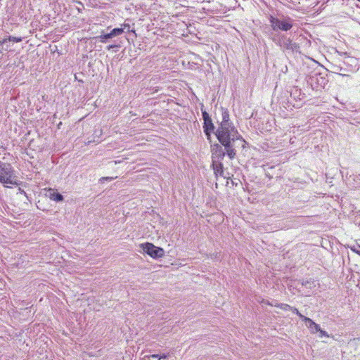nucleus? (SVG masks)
Here are the masks:
<instances>
[{
    "label": "nucleus",
    "instance_id": "9",
    "mask_svg": "<svg viewBox=\"0 0 360 360\" xmlns=\"http://www.w3.org/2000/svg\"><path fill=\"white\" fill-rule=\"evenodd\" d=\"M212 167L213 169L214 174L217 178L218 176H223L225 178L222 162L216 160L212 161Z\"/></svg>",
    "mask_w": 360,
    "mask_h": 360
},
{
    "label": "nucleus",
    "instance_id": "21",
    "mask_svg": "<svg viewBox=\"0 0 360 360\" xmlns=\"http://www.w3.org/2000/svg\"><path fill=\"white\" fill-rule=\"evenodd\" d=\"M116 178H117V177H109V176H107V177H102V178H101V179H99V181H100L101 182H103L104 180L110 181H112V180H113V179H116Z\"/></svg>",
    "mask_w": 360,
    "mask_h": 360
},
{
    "label": "nucleus",
    "instance_id": "2",
    "mask_svg": "<svg viewBox=\"0 0 360 360\" xmlns=\"http://www.w3.org/2000/svg\"><path fill=\"white\" fill-rule=\"evenodd\" d=\"M222 120L220 127L217 129L215 134L217 137L221 136H236L238 134L234 126L230 122L229 112L224 108H221Z\"/></svg>",
    "mask_w": 360,
    "mask_h": 360
},
{
    "label": "nucleus",
    "instance_id": "28",
    "mask_svg": "<svg viewBox=\"0 0 360 360\" xmlns=\"http://www.w3.org/2000/svg\"><path fill=\"white\" fill-rule=\"evenodd\" d=\"M253 117V113L251 115V117H249V119H250V118H251V117Z\"/></svg>",
    "mask_w": 360,
    "mask_h": 360
},
{
    "label": "nucleus",
    "instance_id": "13",
    "mask_svg": "<svg viewBox=\"0 0 360 360\" xmlns=\"http://www.w3.org/2000/svg\"><path fill=\"white\" fill-rule=\"evenodd\" d=\"M311 79V80L315 79L321 86H324L327 82V79L324 77H321V75L315 74V75L312 76Z\"/></svg>",
    "mask_w": 360,
    "mask_h": 360
},
{
    "label": "nucleus",
    "instance_id": "11",
    "mask_svg": "<svg viewBox=\"0 0 360 360\" xmlns=\"http://www.w3.org/2000/svg\"><path fill=\"white\" fill-rule=\"evenodd\" d=\"M203 129L205 134L207 136V139H210L211 133L213 132L214 129V126L212 123V119L204 122Z\"/></svg>",
    "mask_w": 360,
    "mask_h": 360
},
{
    "label": "nucleus",
    "instance_id": "10",
    "mask_svg": "<svg viewBox=\"0 0 360 360\" xmlns=\"http://www.w3.org/2000/svg\"><path fill=\"white\" fill-rule=\"evenodd\" d=\"M304 321L305 322L306 326L310 330L311 333H316L318 330H320V326L319 324L316 323L311 319L307 317L304 319Z\"/></svg>",
    "mask_w": 360,
    "mask_h": 360
},
{
    "label": "nucleus",
    "instance_id": "29",
    "mask_svg": "<svg viewBox=\"0 0 360 360\" xmlns=\"http://www.w3.org/2000/svg\"><path fill=\"white\" fill-rule=\"evenodd\" d=\"M358 1H360V0H357Z\"/></svg>",
    "mask_w": 360,
    "mask_h": 360
},
{
    "label": "nucleus",
    "instance_id": "22",
    "mask_svg": "<svg viewBox=\"0 0 360 360\" xmlns=\"http://www.w3.org/2000/svg\"><path fill=\"white\" fill-rule=\"evenodd\" d=\"M265 303L269 305H271V306H274V304H276V303H278V302L276 300H273L271 302H269V301H267Z\"/></svg>",
    "mask_w": 360,
    "mask_h": 360
},
{
    "label": "nucleus",
    "instance_id": "19",
    "mask_svg": "<svg viewBox=\"0 0 360 360\" xmlns=\"http://www.w3.org/2000/svg\"><path fill=\"white\" fill-rule=\"evenodd\" d=\"M202 119H203L204 122L211 119L209 114L206 111H202Z\"/></svg>",
    "mask_w": 360,
    "mask_h": 360
},
{
    "label": "nucleus",
    "instance_id": "5",
    "mask_svg": "<svg viewBox=\"0 0 360 360\" xmlns=\"http://www.w3.org/2000/svg\"><path fill=\"white\" fill-rule=\"evenodd\" d=\"M13 170L9 163L0 161V182L4 184H13Z\"/></svg>",
    "mask_w": 360,
    "mask_h": 360
},
{
    "label": "nucleus",
    "instance_id": "15",
    "mask_svg": "<svg viewBox=\"0 0 360 360\" xmlns=\"http://www.w3.org/2000/svg\"><path fill=\"white\" fill-rule=\"evenodd\" d=\"M168 356H169V354H152L150 356V358L158 359V360H160L162 359H166Z\"/></svg>",
    "mask_w": 360,
    "mask_h": 360
},
{
    "label": "nucleus",
    "instance_id": "7",
    "mask_svg": "<svg viewBox=\"0 0 360 360\" xmlns=\"http://www.w3.org/2000/svg\"><path fill=\"white\" fill-rule=\"evenodd\" d=\"M124 32L123 28H114L109 33L102 34L96 37L101 43H107L112 37L121 35Z\"/></svg>",
    "mask_w": 360,
    "mask_h": 360
},
{
    "label": "nucleus",
    "instance_id": "23",
    "mask_svg": "<svg viewBox=\"0 0 360 360\" xmlns=\"http://www.w3.org/2000/svg\"><path fill=\"white\" fill-rule=\"evenodd\" d=\"M7 41H8V38H4V39L0 40V45L5 44Z\"/></svg>",
    "mask_w": 360,
    "mask_h": 360
},
{
    "label": "nucleus",
    "instance_id": "18",
    "mask_svg": "<svg viewBox=\"0 0 360 360\" xmlns=\"http://www.w3.org/2000/svg\"><path fill=\"white\" fill-rule=\"evenodd\" d=\"M351 250L360 255V245L357 244L351 248Z\"/></svg>",
    "mask_w": 360,
    "mask_h": 360
},
{
    "label": "nucleus",
    "instance_id": "20",
    "mask_svg": "<svg viewBox=\"0 0 360 360\" xmlns=\"http://www.w3.org/2000/svg\"><path fill=\"white\" fill-rule=\"evenodd\" d=\"M318 332H319V336L320 338H322V337H327L328 338L329 337V335L327 333V332H326L325 330H323L320 328V330H318Z\"/></svg>",
    "mask_w": 360,
    "mask_h": 360
},
{
    "label": "nucleus",
    "instance_id": "24",
    "mask_svg": "<svg viewBox=\"0 0 360 360\" xmlns=\"http://www.w3.org/2000/svg\"><path fill=\"white\" fill-rule=\"evenodd\" d=\"M115 47H117V45H110L107 47L108 50H110L112 48H115Z\"/></svg>",
    "mask_w": 360,
    "mask_h": 360
},
{
    "label": "nucleus",
    "instance_id": "8",
    "mask_svg": "<svg viewBox=\"0 0 360 360\" xmlns=\"http://www.w3.org/2000/svg\"><path fill=\"white\" fill-rule=\"evenodd\" d=\"M212 153V161H219L222 162L224 160L226 153L223 149L222 146L218 143L214 144L211 146Z\"/></svg>",
    "mask_w": 360,
    "mask_h": 360
},
{
    "label": "nucleus",
    "instance_id": "1",
    "mask_svg": "<svg viewBox=\"0 0 360 360\" xmlns=\"http://www.w3.org/2000/svg\"><path fill=\"white\" fill-rule=\"evenodd\" d=\"M219 141L225 147L226 153L230 159H233L236 155L237 148H245L246 141L243 139L239 134L236 136H218Z\"/></svg>",
    "mask_w": 360,
    "mask_h": 360
},
{
    "label": "nucleus",
    "instance_id": "17",
    "mask_svg": "<svg viewBox=\"0 0 360 360\" xmlns=\"http://www.w3.org/2000/svg\"><path fill=\"white\" fill-rule=\"evenodd\" d=\"M8 41H11L13 42H16V43L20 42L22 40V37H13V36H9L8 37Z\"/></svg>",
    "mask_w": 360,
    "mask_h": 360
},
{
    "label": "nucleus",
    "instance_id": "14",
    "mask_svg": "<svg viewBox=\"0 0 360 360\" xmlns=\"http://www.w3.org/2000/svg\"><path fill=\"white\" fill-rule=\"evenodd\" d=\"M274 307H278L284 311L291 310V308H292V307L290 306L289 304H283V303H281V304L276 303V304H274Z\"/></svg>",
    "mask_w": 360,
    "mask_h": 360
},
{
    "label": "nucleus",
    "instance_id": "26",
    "mask_svg": "<svg viewBox=\"0 0 360 360\" xmlns=\"http://www.w3.org/2000/svg\"><path fill=\"white\" fill-rule=\"evenodd\" d=\"M19 192H20V193L25 194V192L23 190H22L21 188H19Z\"/></svg>",
    "mask_w": 360,
    "mask_h": 360
},
{
    "label": "nucleus",
    "instance_id": "16",
    "mask_svg": "<svg viewBox=\"0 0 360 360\" xmlns=\"http://www.w3.org/2000/svg\"><path fill=\"white\" fill-rule=\"evenodd\" d=\"M294 314H297L302 321H304V318H307V316H304V315H302L301 313H300V311H298V309L295 307H292L291 308V310Z\"/></svg>",
    "mask_w": 360,
    "mask_h": 360
},
{
    "label": "nucleus",
    "instance_id": "25",
    "mask_svg": "<svg viewBox=\"0 0 360 360\" xmlns=\"http://www.w3.org/2000/svg\"><path fill=\"white\" fill-rule=\"evenodd\" d=\"M308 283H309V281H306V282L302 281V285H307V284H308Z\"/></svg>",
    "mask_w": 360,
    "mask_h": 360
},
{
    "label": "nucleus",
    "instance_id": "3",
    "mask_svg": "<svg viewBox=\"0 0 360 360\" xmlns=\"http://www.w3.org/2000/svg\"><path fill=\"white\" fill-rule=\"evenodd\" d=\"M274 41L283 50H287L291 52H298L300 46L293 42L290 37L285 34H276L274 38Z\"/></svg>",
    "mask_w": 360,
    "mask_h": 360
},
{
    "label": "nucleus",
    "instance_id": "4",
    "mask_svg": "<svg viewBox=\"0 0 360 360\" xmlns=\"http://www.w3.org/2000/svg\"><path fill=\"white\" fill-rule=\"evenodd\" d=\"M270 25L274 31H288L292 27V20L290 18L282 16L275 18L272 15L269 18Z\"/></svg>",
    "mask_w": 360,
    "mask_h": 360
},
{
    "label": "nucleus",
    "instance_id": "12",
    "mask_svg": "<svg viewBox=\"0 0 360 360\" xmlns=\"http://www.w3.org/2000/svg\"><path fill=\"white\" fill-rule=\"evenodd\" d=\"M49 196L51 200H53L56 202H61L64 199L63 195H61L60 193L56 192L52 189L49 190Z\"/></svg>",
    "mask_w": 360,
    "mask_h": 360
},
{
    "label": "nucleus",
    "instance_id": "27",
    "mask_svg": "<svg viewBox=\"0 0 360 360\" xmlns=\"http://www.w3.org/2000/svg\"><path fill=\"white\" fill-rule=\"evenodd\" d=\"M124 27H128V28H129V25H128V24H124Z\"/></svg>",
    "mask_w": 360,
    "mask_h": 360
},
{
    "label": "nucleus",
    "instance_id": "6",
    "mask_svg": "<svg viewBox=\"0 0 360 360\" xmlns=\"http://www.w3.org/2000/svg\"><path fill=\"white\" fill-rule=\"evenodd\" d=\"M141 247L144 252L153 259L161 258L165 254V250L162 248L156 247L150 243L141 244Z\"/></svg>",
    "mask_w": 360,
    "mask_h": 360
}]
</instances>
